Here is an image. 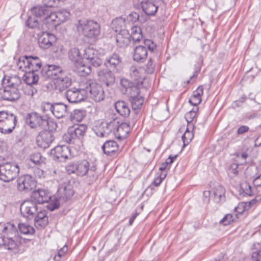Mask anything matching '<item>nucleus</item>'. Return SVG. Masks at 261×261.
I'll list each match as a JSON object with an SVG mask.
<instances>
[{"instance_id":"1","label":"nucleus","mask_w":261,"mask_h":261,"mask_svg":"<svg viewBox=\"0 0 261 261\" xmlns=\"http://www.w3.org/2000/svg\"><path fill=\"white\" fill-rule=\"evenodd\" d=\"M0 233L5 244V248L12 250L16 248L19 244V237L16 227L11 223H0Z\"/></svg>"},{"instance_id":"2","label":"nucleus","mask_w":261,"mask_h":261,"mask_svg":"<svg viewBox=\"0 0 261 261\" xmlns=\"http://www.w3.org/2000/svg\"><path fill=\"white\" fill-rule=\"evenodd\" d=\"M75 25L77 31L84 37L94 41L98 39L101 29L97 21L91 19L79 20Z\"/></svg>"},{"instance_id":"3","label":"nucleus","mask_w":261,"mask_h":261,"mask_svg":"<svg viewBox=\"0 0 261 261\" xmlns=\"http://www.w3.org/2000/svg\"><path fill=\"white\" fill-rule=\"evenodd\" d=\"M21 82L19 78L14 76L8 80V85L2 92H0L1 98L7 101H15L20 97L19 89L21 88Z\"/></svg>"},{"instance_id":"4","label":"nucleus","mask_w":261,"mask_h":261,"mask_svg":"<svg viewBox=\"0 0 261 261\" xmlns=\"http://www.w3.org/2000/svg\"><path fill=\"white\" fill-rule=\"evenodd\" d=\"M25 120L32 128L40 127L43 129H50L57 127V124L49 120L47 116H42L37 113L28 114Z\"/></svg>"},{"instance_id":"5","label":"nucleus","mask_w":261,"mask_h":261,"mask_svg":"<svg viewBox=\"0 0 261 261\" xmlns=\"http://www.w3.org/2000/svg\"><path fill=\"white\" fill-rule=\"evenodd\" d=\"M87 129L85 124L74 125L63 136V140L68 144H79L82 142Z\"/></svg>"},{"instance_id":"6","label":"nucleus","mask_w":261,"mask_h":261,"mask_svg":"<svg viewBox=\"0 0 261 261\" xmlns=\"http://www.w3.org/2000/svg\"><path fill=\"white\" fill-rule=\"evenodd\" d=\"M17 117L8 111H0V133L7 135L11 134L16 125Z\"/></svg>"},{"instance_id":"7","label":"nucleus","mask_w":261,"mask_h":261,"mask_svg":"<svg viewBox=\"0 0 261 261\" xmlns=\"http://www.w3.org/2000/svg\"><path fill=\"white\" fill-rule=\"evenodd\" d=\"M18 165L12 162H4L0 164V180L8 182L15 179L19 173Z\"/></svg>"},{"instance_id":"8","label":"nucleus","mask_w":261,"mask_h":261,"mask_svg":"<svg viewBox=\"0 0 261 261\" xmlns=\"http://www.w3.org/2000/svg\"><path fill=\"white\" fill-rule=\"evenodd\" d=\"M155 49V44L151 40L146 39L144 41V45H139L134 49V60L137 62H143L147 57V49L153 52Z\"/></svg>"},{"instance_id":"9","label":"nucleus","mask_w":261,"mask_h":261,"mask_svg":"<svg viewBox=\"0 0 261 261\" xmlns=\"http://www.w3.org/2000/svg\"><path fill=\"white\" fill-rule=\"evenodd\" d=\"M76 175L83 176L88 175L94 178L97 176L96 166L93 163H90L86 160L76 163Z\"/></svg>"},{"instance_id":"10","label":"nucleus","mask_w":261,"mask_h":261,"mask_svg":"<svg viewBox=\"0 0 261 261\" xmlns=\"http://www.w3.org/2000/svg\"><path fill=\"white\" fill-rule=\"evenodd\" d=\"M85 90L87 93L89 92L88 96L96 102H100L105 98L104 90L101 86L97 83H89V86Z\"/></svg>"},{"instance_id":"11","label":"nucleus","mask_w":261,"mask_h":261,"mask_svg":"<svg viewBox=\"0 0 261 261\" xmlns=\"http://www.w3.org/2000/svg\"><path fill=\"white\" fill-rule=\"evenodd\" d=\"M17 188L19 191L28 192L36 186V180L32 176L26 174L19 177L17 180Z\"/></svg>"},{"instance_id":"12","label":"nucleus","mask_w":261,"mask_h":261,"mask_svg":"<svg viewBox=\"0 0 261 261\" xmlns=\"http://www.w3.org/2000/svg\"><path fill=\"white\" fill-rule=\"evenodd\" d=\"M53 129H44L39 134L36 138V142L39 147L45 149L50 146L55 139L51 132Z\"/></svg>"},{"instance_id":"13","label":"nucleus","mask_w":261,"mask_h":261,"mask_svg":"<svg viewBox=\"0 0 261 261\" xmlns=\"http://www.w3.org/2000/svg\"><path fill=\"white\" fill-rule=\"evenodd\" d=\"M100 56L97 50L88 47L85 49L83 58L87 60L94 67H98L102 63Z\"/></svg>"},{"instance_id":"14","label":"nucleus","mask_w":261,"mask_h":261,"mask_svg":"<svg viewBox=\"0 0 261 261\" xmlns=\"http://www.w3.org/2000/svg\"><path fill=\"white\" fill-rule=\"evenodd\" d=\"M129 94V101L133 110L135 114H138L144 102V98L140 95V90L138 87H133Z\"/></svg>"},{"instance_id":"15","label":"nucleus","mask_w":261,"mask_h":261,"mask_svg":"<svg viewBox=\"0 0 261 261\" xmlns=\"http://www.w3.org/2000/svg\"><path fill=\"white\" fill-rule=\"evenodd\" d=\"M41 73L44 77L53 79L54 81L64 74L62 67L56 65L44 67Z\"/></svg>"},{"instance_id":"16","label":"nucleus","mask_w":261,"mask_h":261,"mask_svg":"<svg viewBox=\"0 0 261 261\" xmlns=\"http://www.w3.org/2000/svg\"><path fill=\"white\" fill-rule=\"evenodd\" d=\"M51 154L54 160L63 162L70 155V150L66 145H58L51 150Z\"/></svg>"},{"instance_id":"17","label":"nucleus","mask_w":261,"mask_h":261,"mask_svg":"<svg viewBox=\"0 0 261 261\" xmlns=\"http://www.w3.org/2000/svg\"><path fill=\"white\" fill-rule=\"evenodd\" d=\"M50 193L47 190L39 189L33 191L31 199L36 203L43 204L48 202L51 199Z\"/></svg>"},{"instance_id":"18","label":"nucleus","mask_w":261,"mask_h":261,"mask_svg":"<svg viewBox=\"0 0 261 261\" xmlns=\"http://www.w3.org/2000/svg\"><path fill=\"white\" fill-rule=\"evenodd\" d=\"M20 212L23 217L31 218L37 212V206L36 203L31 200L24 201L20 206Z\"/></svg>"},{"instance_id":"19","label":"nucleus","mask_w":261,"mask_h":261,"mask_svg":"<svg viewBox=\"0 0 261 261\" xmlns=\"http://www.w3.org/2000/svg\"><path fill=\"white\" fill-rule=\"evenodd\" d=\"M85 90L72 88L68 89L66 92V97L67 100L71 103H76L84 99Z\"/></svg>"},{"instance_id":"20","label":"nucleus","mask_w":261,"mask_h":261,"mask_svg":"<svg viewBox=\"0 0 261 261\" xmlns=\"http://www.w3.org/2000/svg\"><path fill=\"white\" fill-rule=\"evenodd\" d=\"M159 0H143L141 3L143 12L148 16H154L159 8Z\"/></svg>"},{"instance_id":"21","label":"nucleus","mask_w":261,"mask_h":261,"mask_svg":"<svg viewBox=\"0 0 261 261\" xmlns=\"http://www.w3.org/2000/svg\"><path fill=\"white\" fill-rule=\"evenodd\" d=\"M98 76L99 81L107 86L112 85L115 83V76L114 73L109 70L102 69L99 70L98 72Z\"/></svg>"},{"instance_id":"22","label":"nucleus","mask_w":261,"mask_h":261,"mask_svg":"<svg viewBox=\"0 0 261 261\" xmlns=\"http://www.w3.org/2000/svg\"><path fill=\"white\" fill-rule=\"evenodd\" d=\"M59 192L61 194L60 199L66 201L70 199L74 194L73 186L69 182H65L59 189Z\"/></svg>"},{"instance_id":"23","label":"nucleus","mask_w":261,"mask_h":261,"mask_svg":"<svg viewBox=\"0 0 261 261\" xmlns=\"http://www.w3.org/2000/svg\"><path fill=\"white\" fill-rule=\"evenodd\" d=\"M56 40V36L51 34L43 33L38 39L39 46L43 49L48 48Z\"/></svg>"},{"instance_id":"24","label":"nucleus","mask_w":261,"mask_h":261,"mask_svg":"<svg viewBox=\"0 0 261 261\" xmlns=\"http://www.w3.org/2000/svg\"><path fill=\"white\" fill-rule=\"evenodd\" d=\"M130 34L126 30H120L116 36V43L120 47H126L130 42Z\"/></svg>"},{"instance_id":"25","label":"nucleus","mask_w":261,"mask_h":261,"mask_svg":"<svg viewBox=\"0 0 261 261\" xmlns=\"http://www.w3.org/2000/svg\"><path fill=\"white\" fill-rule=\"evenodd\" d=\"M55 89L60 92L65 90L71 84V80L63 74L54 82Z\"/></svg>"},{"instance_id":"26","label":"nucleus","mask_w":261,"mask_h":261,"mask_svg":"<svg viewBox=\"0 0 261 261\" xmlns=\"http://www.w3.org/2000/svg\"><path fill=\"white\" fill-rule=\"evenodd\" d=\"M31 11L36 17L45 21L46 16L50 13V9L44 4L43 6H37L33 8Z\"/></svg>"},{"instance_id":"27","label":"nucleus","mask_w":261,"mask_h":261,"mask_svg":"<svg viewBox=\"0 0 261 261\" xmlns=\"http://www.w3.org/2000/svg\"><path fill=\"white\" fill-rule=\"evenodd\" d=\"M48 218L47 216V212L45 211H40L38 213L35 218L34 222L35 226L37 228H44L48 223Z\"/></svg>"},{"instance_id":"28","label":"nucleus","mask_w":261,"mask_h":261,"mask_svg":"<svg viewBox=\"0 0 261 261\" xmlns=\"http://www.w3.org/2000/svg\"><path fill=\"white\" fill-rule=\"evenodd\" d=\"M118 145L114 140H109L105 142L101 147L103 153L107 155H112L118 150Z\"/></svg>"},{"instance_id":"29","label":"nucleus","mask_w":261,"mask_h":261,"mask_svg":"<svg viewBox=\"0 0 261 261\" xmlns=\"http://www.w3.org/2000/svg\"><path fill=\"white\" fill-rule=\"evenodd\" d=\"M28 70L38 72L42 66L40 59L37 56H28Z\"/></svg>"},{"instance_id":"30","label":"nucleus","mask_w":261,"mask_h":261,"mask_svg":"<svg viewBox=\"0 0 261 261\" xmlns=\"http://www.w3.org/2000/svg\"><path fill=\"white\" fill-rule=\"evenodd\" d=\"M144 69L140 67L132 66L129 69V74L132 80L140 82L144 79Z\"/></svg>"},{"instance_id":"31","label":"nucleus","mask_w":261,"mask_h":261,"mask_svg":"<svg viewBox=\"0 0 261 261\" xmlns=\"http://www.w3.org/2000/svg\"><path fill=\"white\" fill-rule=\"evenodd\" d=\"M67 112V105L62 103H54L53 115L56 118L60 119L65 116Z\"/></svg>"},{"instance_id":"32","label":"nucleus","mask_w":261,"mask_h":261,"mask_svg":"<svg viewBox=\"0 0 261 261\" xmlns=\"http://www.w3.org/2000/svg\"><path fill=\"white\" fill-rule=\"evenodd\" d=\"M38 72L26 71L23 76V80L27 85H36L39 81Z\"/></svg>"},{"instance_id":"33","label":"nucleus","mask_w":261,"mask_h":261,"mask_svg":"<svg viewBox=\"0 0 261 261\" xmlns=\"http://www.w3.org/2000/svg\"><path fill=\"white\" fill-rule=\"evenodd\" d=\"M130 130V127L127 123H118L115 136L120 139L125 138Z\"/></svg>"},{"instance_id":"34","label":"nucleus","mask_w":261,"mask_h":261,"mask_svg":"<svg viewBox=\"0 0 261 261\" xmlns=\"http://www.w3.org/2000/svg\"><path fill=\"white\" fill-rule=\"evenodd\" d=\"M115 106L117 112L122 116L127 117L129 115L130 109L127 104L124 101L116 102Z\"/></svg>"},{"instance_id":"35","label":"nucleus","mask_w":261,"mask_h":261,"mask_svg":"<svg viewBox=\"0 0 261 261\" xmlns=\"http://www.w3.org/2000/svg\"><path fill=\"white\" fill-rule=\"evenodd\" d=\"M46 16L44 23L46 26L48 25V28H52L59 25L57 12L52 13L50 10V13Z\"/></svg>"},{"instance_id":"36","label":"nucleus","mask_w":261,"mask_h":261,"mask_svg":"<svg viewBox=\"0 0 261 261\" xmlns=\"http://www.w3.org/2000/svg\"><path fill=\"white\" fill-rule=\"evenodd\" d=\"M225 190L222 186L219 185L216 186L213 190L214 201L219 203L225 199Z\"/></svg>"},{"instance_id":"37","label":"nucleus","mask_w":261,"mask_h":261,"mask_svg":"<svg viewBox=\"0 0 261 261\" xmlns=\"http://www.w3.org/2000/svg\"><path fill=\"white\" fill-rule=\"evenodd\" d=\"M68 57L69 59L75 64L79 63L82 60L80 50L76 47L72 48L69 50Z\"/></svg>"},{"instance_id":"38","label":"nucleus","mask_w":261,"mask_h":261,"mask_svg":"<svg viewBox=\"0 0 261 261\" xmlns=\"http://www.w3.org/2000/svg\"><path fill=\"white\" fill-rule=\"evenodd\" d=\"M198 111V108L196 107L193 108L191 111L187 113L185 115V118L187 121L188 125L189 127L191 126L192 130L194 129L193 124L192 123V121L194 120L197 116V113Z\"/></svg>"},{"instance_id":"39","label":"nucleus","mask_w":261,"mask_h":261,"mask_svg":"<svg viewBox=\"0 0 261 261\" xmlns=\"http://www.w3.org/2000/svg\"><path fill=\"white\" fill-rule=\"evenodd\" d=\"M37 18L34 15L29 16L26 22L27 25L30 28H38L39 30H44L45 28L43 26L40 25V22Z\"/></svg>"},{"instance_id":"40","label":"nucleus","mask_w":261,"mask_h":261,"mask_svg":"<svg viewBox=\"0 0 261 261\" xmlns=\"http://www.w3.org/2000/svg\"><path fill=\"white\" fill-rule=\"evenodd\" d=\"M86 111L82 109H75L71 114V119L72 121L81 122L85 117Z\"/></svg>"},{"instance_id":"41","label":"nucleus","mask_w":261,"mask_h":261,"mask_svg":"<svg viewBox=\"0 0 261 261\" xmlns=\"http://www.w3.org/2000/svg\"><path fill=\"white\" fill-rule=\"evenodd\" d=\"M18 228L20 233L25 235H32L35 232V229L33 226L27 223H20Z\"/></svg>"},{"instance_id":"42","label":"nucleus","mask_w":261,"mask_h":261,"mask_svg":"<svg viewBox=\"0 0 261 261\" xmlns=\"http://www.w3.org/2000/svg\"><path fill=\"white\" fill-rule=\"evenodd\" d=\"M120 59L118 55L114 54L111 56L107 59V62L105 63V64L107 66H108V64L110 67L115 68L120 63Z\"/></svg>"},{"instance_id":"43","label":"nucleus","mask_w":261,"mask_h":261,"mask_svg":"<svg viewBox=\"0 0 261 261\" xmlns=\"http://www.w3.org/2000/svg\"><path fill=\"white\" fill-rule=\"evenodd\" d=\"M190 128H192L191 126L190 127L188 126L186 132L182 136V140L183 141L184 146L188 145L194 137L193 132L190 130Z\"/></svg>"},{"instance_id":"44","label":"nucleus","mask_w":261,"mask_h":261,"mask_svg":"<svg viewBox=\"0 0 261 261\" xmlns=\"http://www.w3.org/2000/svg\"><path fill=\"white\" fill-rule=\"evenodd\" d=\"M121 85L125 89V92L128 94H130L132 91L133 87H137L134 86V84L130 82L129 80L126 79H122L120 81Z\"/></svg>"},{"instance_id":"45","label":"nucleus","mask_w":261,"mask_h":261,"mask_svg":"<svg viewBox=\"0 0 261 261\" xmlns=\"http://www.w3.org/2000/svg\"><path fill=\"white\" fill-rule=\"evenodd\" d=\"M28 56H23L19 58L17 62V66L19 70L22 71H28L27 62Z\"/></svg>"},{"instance_id":"46","label":"nucleus","mask_w":261,"mask_h":261,"mask_svg":"<svg viewBox=\"0 0 261 261\" xmlns=\"http://www.w3.org/2000/svg\"><path fill=\"white\" fill-rule=\"evenodd\" d=\"M57 12L58 17V21L59 22V24L68 19L70 15V13L65 10H62Z\"/></svg>"},{"instance_id":"47","label":"nucleus","mask_w":261,"mask_h":261,"mask_svg":"<svg viewBox=\"0 0 261 261\" xmlns=\"http://www.w3.org/2000/svg\"><path fill=\"white\" fill-rule=\"evenodd\" d=\"M240 187L242 192L245 195L249 196L252 195V187L248 182L244 181L241 182Z\"/></svg>"},{"instance_id":"48","label":"nucleus","mask_w":261,"mask_h":261,"mask_svg":"<svg viewBox=\"0 0 261 261\" xmlns=\"http://www.w3.org/2000/svg\"><path fill=\"white\" fill-rule=\"evenodd\" d=\"M53 108L54 103H51L49 102H42L41 106L42 111L47 115H49V113L53 114Z\"/></svg>"},{"instance_id":"49","label":"nucleus","mask_w":261,"mask_h":261,"mask_svg":"<svg viewBox=\"0 0 261 261\" xmlns=\"http://www.w3.org/2000/svg\"><path fill=\"white\" fill-rule=\"evenodd\" d=\"M106 122L107 123V125L108 126L111 133L113 134L115 136L119 123L118 120L117 119H114L109 121H107Z\"/></svg>"},{"instance_id":"50","label":"nucleus","mask_w":261,"mask_h":261,"mask_svg":"<svg viewBox=\"0 0 261 261\" xmlns=\"http://www.w3.org/2000/svg\"><path fill=\"white\" fill-rule=\"evenodd\" d=\"M34 86V85H27L26 86L23 88V92L24 94L31 96H33L35 94H36L37 89Z\"/></svg>"},{"instance_id":"51","label":"nucleus","mask_w":261,"mask_h":261,"mask_svg":"<svg viewBox=\"0 0 261 261\" xmlns=\"http://www.w3.org/2000/svg\"><path fill=\"white\" fill-rule=\"evenodd\" d=\"M77 68L79 72L83 73V74H88L91 71V67L90 66H87L83 64L81 62H79V63H76Z\"/></svg>"},{"instance_id":"52","label":"nucleus","mask_w":261,"mask_h":261,"mask_svg":"<svg viewBox=\"0 0 261 261\" xmlns=\"http://www.w3.org/2000/svg\"><path fill=\"white\" fill-rule=\"evenodd\" d=\"M93 130L95 132L97 136L100 137H107L105 135V129L103 128L102 122L99 126H96L93 128Z\"/></svg>"},{"instance_id":"53","label":"nucleus","mask_w":261,"mask_h":261,"mask_svg":"<svg viewBox=\"0 0 261 261\" xmlns=\"http://www.w3.org/2000/svg\"><path fill=\"white\" fill-rule=\"evenodd\" d=\"M233 221V216L231 214H227L220 221V223L224 225H229L231 222Z\"/></svg>"},{"instance_id":"54","label":"nucleus","mask_w":261,"mask_h":261,"mask_svg":"<svg viewBox=\"0 0 261 261\" xmlns=\"http://www.w3.org/2000/svg\"><path fill=\"white\" fill-rule=\"evenodd\" d=\"M139 18V14L135 12L130 13L127 16V20L129 22H131L132 23H134L137 22Z\"/></svg>"},{"instance_id":"55","label":"nucleus","mask_w":261,"mask_h":261,"mask_svg":"<svg viewBox=\"0 0 261 261\" xmlns=\"http://www.w3.org/2000/svg\"><path fill=\"white\" fill-rule=\"evenodd\" d=\"M42 159L41 154L39 152L34 153L31 156V160L35 164H39Z\"/></svg>"},{"instance_id":"56","label":"nucleus","mask_w":261,"mask_h":261,"mask_svg":"<svg viewBox=\"0 0 261 261\" xmlns=\"http://www.w3.org/2000/svg\"><path fill=\"white\" fill-rule=\"evenodd\" d=\"M203 93V88L202 86H199L196 90L193 92L192 96L194 97L201 98Z\"/></svg>"},{"instance_id":"57","label":"nucleus","mask_w":261,"mask_h":261,"mask_svg":"<svg viewBox=\"0 0 261 261\" xmlns=\"http://www.w3.org/2000/svg\"><path fill=\"white\" fill-rule=\"evenodd\" d=\"M154 66L151 59H149L146 64V71L148 74H151L153 72Z\"/></svg>"},{"instance_id":"58","label":"nucleus","mask_w":261,"mask_h":261,"mask_svg":"<svg viewBox=\"0 0 261 261\" xmlns=\"http://www.w3.org/2000/svg\"><path fill=\"white\" fill-rule=\"evenodd\" d=\"M66 169L68 174L75 173L76 174V163L68 164Z\"/></svg>"},{"instance_id":"59","label":"nucleus","mask_w":261,"mask_h":261,"mask_svg":"<svg viewBox=\"0 0 261 261\" xmlns=\"http://www.w3.org/2000/svg\"><path fill=\"white\" fill-rule=\"evenodd\" d=\"M166 174H162L160 176L155 178L153 182V185L155 187H158L162 182V180L165 178Z\"/></svg>"},{"instance_id":"60","label":"nucleus","mask_w":261,"mask_h":261,"mask_svg":"<svg viewBox=\"0 0 261 261\" xmlns=\"http://www.w3.org/2000/svg\"><path fill=\"white\" fill-rule=\"evenodd\" d=\"M201 101V98H196L191 96L189 99V102L193 106H197Z\"/></svg>"},{"instance_id":"61","label":"nucleus","mask_w":261,"mask_h":261,"mask_svg":"<svg viewBox=\"0 0 261 261\" xmlns=\"http://www.w3.org/2000/svg\"><path fill=\"white\" fill-rule=\"evenodd\" d=\"M67 246L66 245H65L58 251V254L57 255L55 256V258H57V257L61 258V257L64 255V254L67 251Z\"/></svg>"},{"instance_id":"62","label":"nucleus","mask_w":261,"mask_h":261,"mask_svg":"<svg viewBox=\"0 0 261 261\" xmlns=\"http://www.w3.org/2000/svg\"><path fill=\"white\" fill-rule=\"evenodd\" d=\"M43 4L47 7L51 8L57 4V0H43Z\"/></svg>"},{"instance_id":"63","label":"nucleus","mask_w":261,"mask_h":261,"mask_svg":"<svg viewBox=\"0 0 261 261\" xmlns=\"http://www.w3.org/2000/svg\"><path fill=\"white\" fill-rule=\"evenodd\" d=\"M239 165L236 163L232 164L230 166V168L229 170L230 172L233 173L234 175H236L238 174V168Z\"/></svg>"},{"instance_id":"64","label":"nucleus","mask_w":261,"mask_h":261,"mask_svg":"<svg viewBox=\"0 0 261 261\" xmlns=\"http://www.w3.org/2000/svg\"><path fill=\"white\" fill-rule=\"evenodd\" d=\"M252 257L255 261H261V250L252 253Z\"/></svg>"}]
</instances>
